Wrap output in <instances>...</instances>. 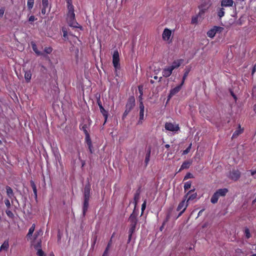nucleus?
Listing matches in <instances>:
<instances>
[{
  "label": "nucleus",
  "mask_w": 256,
  "mask_h": 256,
  "mask_svg": "<svg viewBox=\"0 0 256 256\" xmlns=\"http://www.w3.org/2000/svg\"><path fill=\"white\" fill-rule=\"evenodd\" d=\"M67 7L68 12L67 13L66 21L70 26L74 28H80L82 30V28L77 22L75 18V14L74 12V7L72 4L71 0H66Z\"/></svg>",
  "instance_id": "obj_1"
},
{
  "label": "nucleus",
  "mask_w": 256,
  "mask_h": 256,
  "mask_svg": "<svg viewBox=\"0 0 256 256\" xmlns=\"http://www.w3.org/2000/svg\"><path fill=\"white\" fill-rule=\"evenodd\" d=\"M128 221L130 223V228L128 230V241L130 242L131 240L132 234L136 230V226L137 224V218L136 216L133 214H132L129 218Z\"/></svg>",
  "instance_id": "obj_2"
},
{
  "label": "nucleus",
  "mask_w": 256,
  "mask_h": 256,
  "mask_svg": "<svg viewBox=\"0 0 256 256\" xmlns=\"http://www.w3.org/2000/svg\"><path fill=\"white\" fill-rule=\"evenodd\" d=\"M112 64L116 70L120 68V56L117 50H114V52L112 55Z\"/></svg>",
  "instance_id": "obj_3"
},
{
  "label": "nucleus",
  "mask_w": 256,
  "mask_h": 256,
  "mask_svg": "<svg viewBox=\"0 0 256 256\" xmlns=\"http://www.w3.org/2000/svg\"><path fill=\"white\" fill-rule=\"evenodd\" d=\"M172 34L171 30L168 28H164L162 34L163 40L168 42V43L171 42L172 38Z\"/></svg>",
  "instance_id": "obj_4"
},
{
  "label": "nucleus",
  "mask_w": 256,
  "mask_h": 256,
  "mask_svg": "<svg viewBox=\"0 0 256 256\" xmlns=\"http://www.w3.org/2000/svg\"><path fill=\"white\" fill-rule=\"evenodd\" d=\"M194 190L193 189L190 190L184 196V198L186 200L187 202L192 201L197 198L198 194L196 192H194Z\"/></svg>",
  "instance_id": "obj_5"
},
{
  "label": "nucleus",
  "mask_w": 256,
  "mask_h": 256,
  "mask_svg": "<svg viewBox=\"0 0 256 256\" xmlns=\"http://www.w3.org/2000/svg\"><path fill=\"white\" fill-rule=\"evenodd\" d=\"M164 128L166 130L171 132H177L180 128L178 124H172L171 122H166L165 124Z\"/></svg>",
  "instance_id": "obj_6"
},
{
  "label": "nucleus",
  "mask_w": 256,
  "mask_h": 256,
  "mask_svg": "<svg viewBox=\"0 0 256 256\" xmlns=\"http://www.w3.org/2000/svg\"><path fill=\"white\" fill-rule=\"evenodd\" d=\"M186 199L184 198V200L179 204L177 208V210L180 211L179 216H180L184 212L188 206V202H186Z\"/></svg>",
  "instance_id": "obj_7"
},
{
  "label": "nucleus",
  "mask_w": 256,
  "mask_h": 256,
  "mask_svg": "<svg viewBox=\"0 0 256 256\" xmlns=\"http://www.w3.org/2000/svg\"><path fill=\"white\" fill-rule=\"evenodd\" d=\"M182 86L180 84L175 88H172L168 96V100H170L174 96L178 93L182 88Z\"/></svg>",
  "instance_id": "obj_8"
},
{
  "label": "nucleus",
  "mask_w": 256,
  "mask_h": 256,
  "mask_svg": "<svg viewBox=\"0 0 256 256\" xmlns=\"http://www.w3.org/2000/svg\"><path fill=\"white\" fill-rule=\"evenodd\" d=\"M240 172L238 170H234L230 172L229 178L232 180H236L240 177Z\"/></svg>",
  "instance_id": "obj_9"
},
{
  "label": "nucleus",
  "mask_w": 256,
  "mask_h": 256,
  "mask_svg": "<svg viewBox=\"0 0 256 256\" xmlns=\"http://www.w3.org/2000/svg\"><path fill=\"white\" fill-rule=\"evenodd\" d=\"M222 29V28L220 26H214L213 28L208 30L207 32V35L208 37L212 38H214L216 32Z\"/></svg>",
  "instance_id": "obj_10"
},
{
  "label": "nucleus",
  "mask_w": 256,
  "mask_h": 256,
  "mask_svg": "<svg viewBox=\"0 0 256 256\" xmlns=\"http://www.w3.org/2000/svg\"><path fill=\"white\" fill-rule=\"evenodd\" d=\"M135 105V99L134 96H131L128 98V102L126 104V108L132 110Z\"/></svg>",
  "instance_id": "obj_11"
},
{
  "label": "nucleus",
  "mask_w": 256,
  "mask_h": 256,
  "mask_svg": "<svg viewBox=\"0 0 256 256\" xmlns=\"http://www.w3.org/2000/svg\"><path fill=\"white\" fill-rule=\"evenodd\" d=\"M98 105L100 108V111L101 113L102 114V115L104 116V118H105L104 123H105L106 122L108 117V112L103 108L100 100H98Z\"/></svg>",
  "instance_id": "obj_12"
},
{
  "label": "nucleus",
  "mask_w": 256,
  "mask_h": 256,
  "mask_svg": "<svg viewBox=\"0 0 256 256\" xmlns=\"http://www.w3.org/2000/svg\"><path fill=\"white\" fill-rule=\"evenodd\" d=\"M173 70L170 66L165 67L162 72L163 76L168 78L170 76Z\"/></svg>",
  "instance_id": "obj_13"
},
{
  "label": "nucleus",
  "mask_w": 256,
  "mask_h": 256,
  "mask_svg": "<svg viewBox=\"0 0 256 256\" xmlns=\"http://www.w3.org/2000/svg\"><path fill=\"white\" fill-rule=\"evenodd\" d=\"M6 194L8 196V197L12 200V199L14 198L15 200L18 202V200L14 196V193L13 192L12 190V188L8 186H6Z\"/></svg>",
  "instance_id": "obj_14"
},
{
  "label": "nucleus",
  "mask_w": 256,
  "mask_h": 256,
  "mask_svg": "<svg viewBox=\"0 0 256 256\" xmlns=\"http://www.w3.org/2000/svg\"><path fill=\"white\" fill-rule=\"evenodd\" d=\"M234 4L233 0H222L221 6L223 7L232 6Z\"/></svg>",
  "instance_id": "obj_15"
},
{
  "label": "nucleus",
  "mask_w": 256,
  "mask_h": 256,
  "mask_svg": "<svg viewBox=\"0 0 256 256\" xmlns=\"http://www.w3.org/2000/svg\"><path fill=\"white\" fill-rule=\"evenodd\" d=\"M183 60H178L174 61L170 66L172 70L178 68L182 64Z\"/></svg>",
  "instance_id": "obj_16"
},
{
  "label": "nucleus",
  "mask_w": 256,
  "mask_h": 256,
  "mask_svg": "<svg viewBox=\"0 0 256 256\" xmlns=\"http://www.w3.org/2000/svg\"><path fill=\"white\" fill-rule=\"evenodd\" d=\"M32 48L34 52L38 55V56H44V53L40 51H39L37 48L36 45L34 42H32L31 43Z\"/></svg>",
  "instance_id": "obj_17"
},
{
  "label": "nucleus",
  "mask_w": 256,
  "mask_h": 256,
  "mask_svg": "<svg viewBox=\"0 0 256 256\" xmlns=\"http://www.w3.org/2000/svg\"><path fill=\"white\" fill-rule=\"evenodd\" d=\"M90 186H86L84 188V198L90 199Z\"/></svg>",
  "instance_id": "obj_18"
},
{
  "label": "nucleus",
  "mask_w": 256,
  "mask_h": 256,
  "mask_svg": "<svg viewBox=\"0 0 256 256\" xmlns=\"http://www.w3.org/2000/svg\"><path fill=\"white\" fill-rule=\"evenodd\" d=\"M220 197V196L218 194V192H216L211 198L210 202L214 204H216Z\"/></svg>",
  "instance_id": "obj_19"
},
{
  "label": "nucleus",
  "mask_w": 256,
  "mask_h": 256,
  "mask_svg": "<svg viewBox=\"0 0 256 256\" xmlns=\"http://www.w3.org/2000/svg\"><path fill=\"white\" fill-rule=\"evenodd\" d=\"M8 248V240H5L0 247V252L2 250L7 251Z\"/></svg>",
  "instance_id": "obj_20"
},
{
  "label": "nucleus",
  "mask_w": 256,
  "mask_h": 256,
  "mask_svg": "<svg viewBox=\"0 0 256 256\" xmlns=\"http://www.w3.org/2000/svg\"><path fill=\"white\" fill-rule=\"evenodd\" d=\"M216 192H218V194L220 196H226V193L228 192V190L226 188H220V189H218Z\"/></svg>",
  "instance_id": "obj_21"
},
{
  "label": "nucleus",
  "mask_w": 256,
  "mask_h": 256,
  "mask_svg": "<svg viewBox=\"0 0 256 256\" xmlns=\"http://www.w3.org/2000/svg\"><path fill=\"white\" fill-rule=\"evenodd\" d=\"M89 199L84 198V202L83 205V214L85 215L86 212L88 208Z\"/></svg>",
  "instance_id": "obj_22"
},
{
  "label": "nucleus",
  "mask_w": 256,
  "mask_h": 256,
  "mask_svg": "<svg viewBox=\"0 0 256 256\" xmlns=\"http://www.w3.org/2000/svg\"><path fill=\"white\" fill-rule=\"evenodd\" d=\"M32 72L30 70L26 71L24 73V78L27 82H29L32 78Z\"/></svg>",
  "instance_id": "obj_23"
},
{
  "label": "nucleus",
  "mask_w": 256,
  "mask_h": 256,
  "mask_svg": "<svg viewBox=\"0 0 256 256\" xmlns=\"http://www.w3.org/2000/svg\"><path fill=\"white\" fill-rule=\"evenodd\" d=\"M243 132V129L239 126L238 129L236 130L232 134V138H236L239 134Z\"/></svg>",
  "instance_id": "obj_24"
},
{
  "label": "nucleus",
  "mask_w": 256,
  "mask_h": 256,
  "mask_svg": "<svg viewBox=\"0 0 256 256\" xmlns=\"http://www.w3.org/2000/svg\"><path fill=\"white\" fill-rule=\"evenodd\" d=\"M36 225L34 224H32V226L30 228L28 234H27L28 237H30L32 236L34 230Z\"/></svg>",
  "instance_id": "obj_25"
},
{
  "label": "nucleus",
  "mask_w": 256,
  "mask_h": 256,
  "mask_svg": "<svg viewBox=\"0 0 256 256\" xmlns=\"http://www.w3.org/2000/svg\"><path fill=\"white\" fill-rule=\"evenodd\" d=\"M144 118V112L140 111V118L138 122V124H141L142 123V120Z\"/></svg>",
  "instance_id": "obj_26"
},
{
  "label": "nucleus",
  "mask_w": 256,
  "mask_h": 256,
  "mask_svg": "<svg viewBox=\"0 0 256 256\" xmlns=\"http://www.w3.org/2000/svg\"><path fill=\"white\" fill-rule=\"evenodd\" d=\"M190 166V162H184L181 166L180 170L188 168Z\"/></svg>",
  "instance_id": "obj_27"
},
{
  "label": "nucleus",
  "mask_w": 256,
  "mask_h": 256,
  "mask_svg": "<svg viewBox=\"0 0 256 256\" xmlns=\"http://www.w3.org/2000/svg\"><path fill=\"white\" fill-rule=\"evenodd\" d=\"M140 192L138 190L136 192V193L135 194L134 197V200L136 205V204L138 203V201L140 200Z\"/></svg>",
  "instance_id": "obj_28"
},
{
  "label": "nucleus",
  "mask_w": 256,
  "mask_h": 256,
  "mask_svg": "<svg viewBox=\"0 0 256 256\" xmlns=\"http://www.w3.org/2000/svg\"><path fill=\"white\" fill-rule=\"evenodd\" d=\"M218 16L221 18L224 15V8H220L218 12Z\"/></svg>",
  "instance_id": "obj_29"
},
{
  "label": "nucleus",
  "mask_w": 256,
  "mask_h": 256,
  "mask_svg": "<svg viewBox=\"0 0 256 256\" xmlns=\"http://www.w3.org/2000/svg\"><path fill=\"white\" fill-rule=\"evenodd\" d=\"M191 184L192 182L190 181L186 182L184 185V190L186 191V190L189 189L191 186Z\"/></svg>",
  "instance_id": "obj_30"
},
{
  "label": "nucleus",
  "mask_w": 256,
  "mask_h": 256,
  "mask_svg": "<svg viewBox=\"0 0 256 256\" xmlns=\"http://www.w3.org/2000/svg\"><path fill=\"white\" fill-rule=\"evenodd\" d=\"M188 72H189V70H186L184 76H183V77H182V82H181V84H181V86H182V85L184 84V81L186 80V78L187 76H188Z\"/></svg>",
  "instance_id": "obj_31"
},
{
  "label": "nucleus",
  "mask_w": 256,
  "mask_h": 256,
  "mask_svg": "<svg viewBox=\"0 0 256 256\" xmlns=\"http://www.w3.org/2000/svg\"><path fill=\"white\" fill-rule=\"evenodd\" d=\"M34 3V0H28V7L30 10L32 8Z\"/></svg>",
  "instance_id": "obj_32"
},
{
  "label": "nucleus",
  "mask_w": 256,
  "mask_h": 256,
  "mask_svg": "<svg viewBox=\"0 0 256 256\" xmlns=\"http://www.w3.org/2000/svg\"><path fill=\"white\" fill-rule=\"evenodd\" d=\"M112 240H110V242H108V243L107 245V246L104 252L108 254V250H109V249L112 245Z\"/></svg>",
  "instance_id": "obj_33"
},
{
  "label": "nucleus",
  "mask_w": 256,
  "mask_h": 256,
  "mask_svg": "<svg viewBox=\"0 0 256 256\" xmlns=\"http://www.w3.org/2000/svg\"><path fill=\"white\" fill-rule=\"evenodd\" d=\"M52 49L51 47H46L44 52L47 54H50L52 52Z\"/></svg>",
  "instance_id": "obj_34"
},
{
  "label": "nucleus",
  "mask_w": 256,
  "mask_h": 256,
  "mask_svg": "<svg viewBox=\"0 0 256 256\" xmlns=\"http://www.w3.org/2000/svg\"><path fill=\"white\" fill-rule=\"evenodd\" d=\"M42 7L48 8V0H42Z\"/></svg>",
  "instance_id": "obj_35"
},
{
  "label": "nucleus",
  "mask_w": 256,
  "mask_h": 256,
  "mask_svg": "<svg viewBox=\"0 0 256 256\" xmlns=\"http://www.w3.org/2000/svg\"><path fill=\"white\" fill-rule=\"evenodd\" d=\"M192 145V144H190L189 145V146L186 148V150H184L183 154H186L189 152L190 151V150L191 149Z\"/></svg>",
  "instance_id": "obj_36"
},
{
  "label": "nucleus",
  "mask_w": 256,
  "mask_h": 256,
  "mask_svg": "<svg viewBox=\"0 0 256 256\" xmlns=\"http://www.w3.org/2000/svg\"><path fill=\"white\" fill-rule=\"evenodd\" d=\"M194 178L193 175L191 173L188 172V173L186 174L184 178V180H186L188 178Z\"/></svg>",
  "instance_id": "obj_37"
},
{
  "label": "nucleus",
  "mask_w": 256,
  "mask_h": 256,
  "mask_svg": "<svg viewBox=\"0 0 256 256\" xmlns=\"http://www.w3.org/2000/svg\"><path fill=\"white\" fill-rule=\"evenodd\" d=\"M37 254L38 256H46L45 254H44V252L40 248L38 249V252H37Z\"/></svg>",
  "instance_id": "obj_38"
},
{
  "label": "nucleus",
  "mask_w": 256,
  "mask_h": 256,
  "mask_svg": "<svg viewBox=\"0 0 256 256\" xmlns=\"http://www.w3.org/2000/svg\"><path fill=\"white\" fill-rule=\"evenodd\" d=\"M244 233H245L246 236V238H250V230H249L248 228H246L245 229Z\"/></svg>",
  "instance_id": "obj_39"
},
{
  "label": "nucleus",
  "mask_w": 256,
  "mask_h": 256,
  "mask_svg": "<svg viewBox=\"0 0 256 256\" xmlns=\"http://www.w3.org/2000/svg\"><path fill=\"white\" fill-rule=\"evenodd\" d=\"M150 151L149 150L148 154H147L146 156L145 162H146V164L148 163V162L150 160Z\"/></svg>",
  "instance_id": "obj_40"
},
{
  "label": "nucleus",
  "mask_w": 256,
  "mask_h": 256,
  "mask_svg": "<svg viewBox=\"0 0 256 256\" xmlns=\"http://www.w3.org/2000/svg\"><path fill=\"white\" fill-rule=\"evenodd\" d=\"M43 234V232L42 230H39L38 231L36 232V233L34 234V238H36L37 236H41Z\"/></svg>",
  "instance_id": "obj_41"
},
{
  "label": "nucleus",
  "mask_w": 256,
  "mask_h": 256,
  "mask_svg": "<svg viewBox=\"0 0 256 256\" xmlns=\"http://www.w3.org/2000/svg\"><path fill=\"white\" fill-rule=\"evenodd\" d=\"M144 106L143 104L142 101L140 102V111L144 112Z\"/></svg>",
  "instance_id": "obj_42"
},
{
  "label": "nucleus",
  "mask_w": 256,
  "mask_h": 256,
  "mask_svg": "<svg viewBox=\"0 0 256 256\" xmlns=\"http://www.w3.org/2000/svg\"><path fill=\"white\" fill-rule=\"evenodd\" d=\"M207 9L208 8H202V9L200 10L199 14H198V16H202L204 14V12L206 11Z\"/></svg>",
  "instance_id": "obj_43"
},
{
  "label": "nucleus",
  "mask_w": 256,
  "mask_h": 256,
  "mask_svg": "<svg viewBox=\"0 0 256 256\" xmlns=\"http://www.w3.org/2000/svg\"><path fill=\"white\" fill-rule=\"evenodd\" d=\"M130 110L126 108V109L123 114L122 118H124L130 112Z\"/></svg>",
  "instance_id": "obj_44"
},
{
  "label": "nucleus",
  "mask_w": 256,
  "mask_h": 256,
  "mask_svg": "<svg viewBox=\"0 0 256 256\" xmlns=\"http://www.w3.org/2000/svg\"><path fill=\"white\" fill-rule=\"evenodd\" d=\"M4 203L8 208H10V202L8 199L5 200Z\"/></svg>",
  "instance_id": "obj_45"
},
{
  "label": "nucleus",
  "mask_w": 256,
  "mask_h": 256,
  "mask_svg": "<svg viewBox=\"0 0 256 256\" xmlns=\"http://www.w3.org/2000/svg\"><path fill=\"white\" fill-rule=\"evenodd\" d=\"M6 212L8 216L9 217L12 218L14 214L10 210H6Z\"/></svg>",
  "instance_id": "obj_46"
},
{
  "label": "nucleus",
  "mask_w": 256,
  "mask_h": 256,
  "mask_svg": "<svg viewBox=\"0 0 256 256\" xmlns=\"http://www.w3.org/2000/svg\"><path fill=\"white\" fill-rule=\"evenodd\" d=\"M62 30L63 34H63L64 37L66 38L67 37V32H66V28H62Z\"/></svg>",
  "instance_id": "obj_47"
},
{
  "label": "nucleus",
  "mask_w": 256,
  "mask_h": 256,
  "mask_svg": "<svg viewBox=\"0 0 256 256\" xmlns=\"http://www.w3.org/2000/svg\"><path fill=\"white\" fill-rule=\"evenodd\" d=\"M36 19L35 18V17L34 16H31L30 18H29V19H28V21L30 22H32L34 21Z\"/></svg>",
  "instance_id": "obj_48"
},
{
  "label": "nucleus",
  "mask_w": 256,
  "mask_h": 256,
  "mask_svg": "<svg viewBox=\"0 0 256 256\" xmlns=\"http://www.w3.org/2000/svg\"><path fill=\"white\" fill-rule=\"evenodd\" d=\"M30 182L32 189L36 188V186L33 180H30Z\"/></svg>",
  "instance_id": "obj_49"
},
{
  "label": "nucleus",
  "mask_w": 256,
  "mask_h": 256,
  "mask_svg": "<svg viewBox=\"0 0 256 256\" xmlns=\"http://www.w3.org/2000/svg\"><path fill=\"white\" fill-rule=\"evenodd\" d=\"M4 12V8H2L0 9V17H2Z\"/></svg>",
  "instance_id": "obj_50"
},
{
  "label": "nucleus",
  "mask_w": 256,
  "mask_h": 256,
  "mask_svg": "<svg viewBox=\"0 0 256 256\" xmlns=\"http://www.w3.org/2000/svg\"><path fill=\"white\" fill-rule=\"evenodd\" d=\"M46 8H47L42 7V14H46Z\"/></svg>",
  "instance_id": "obj_51"
},
{
  "label": "nucleus",
  "mask_w": 256,
  "mask_h": 256,
  "mask_svg": "<svg viewBox=\"0 0 256 256\" xmlns=\"http://www.w3.org/2000/svg\"><path fill=\"white\" fill-rule=\"evenodd\" d=\"M82 129L84 130V133L87 134H88V132L86 130V126L85 125L83 126L82 128Z\"/></svg>",
  "instance_id": "obj_52"
},
{
  "label": "nucleus",
  "mask_w": 256,
  "mask_h": 256,
  "mask_svg": "<svg viewBox=\"0 0 256 256\" xmlns=\"http://www.w3.org/2000/svg\"><path fill=\"white\" fill-rule=\"evenodd\" d=\"M146 202H144L142 204V212L145 210V208H146Z\"/></svg>",
  "instance_id": "obj_53"
},
{
  "label": "nucleus",
  "mask_w": 256,
  "mask_h": 256,
  "mask_svg": "<svg viewBox=\"0 0 256 256\" xmlns=\"http://www.w3.org/2000/svg\"><path fill=\"white\" fill-rule=\"evenodd\" d=\"M32 190H33L34 193V194L35 198H37V190H36V188L32 189Z\"/></svg>",
  "instance_id": "obj_54"
},
{
  "label": "nucleus",
  "mask_w": 256,
  "mask_h": 256,
  "mask_svg": "<svg viewBox=\"0 0 256 256\" xmlns=\"http://www.w3.org/2000/svg\"><path fill=\"white\" fill-rule=\"evenodd\" d=\"M256 70V66H254L253 68H252V76L254 75V74Z\"/></svg>",
  "instance_id": "obj_55"
},
{
  "label": "nucleus",
  "mask_w": 256,
  "mask_h": 256,
  "mask_svg": "<svg viewBox=\"0 0 256 256\" xmlns=\"http://www.w3.org/2000/svg\"><path fill=\"white\" fill-rule=\"evenodd\" d=\"M197 22V18H193L192 20V24H194L196 22Z\"/></svg>",
  "instance_id": "obj_56"
},
{
  "label": "nucleus",
  "mask_w": 256,
  "mask_h": 256,
  "mask_svg": "<svg viewBox=\"0 0 256 256\" xmlns=\"http://www.w3.org/2000/svg\"><path fill=\"white\" fill-rule=\"evenodd\" d=\"M138 90L140 93V95H142V89L140 86H138Z\"/></svg>",
  "instance_id": "obj_57"
},
{
  "label": "nucleus",
  "mask_w": 256,
  "mask_h": 256,
  "mask_svg": "<svg viewBox=\"0 0 256 256\" xmlns=\"http://www.w3.org/2000/svg\"><path fill=\"white\" fill-rule=\"evenodd\" d=\"M34 247L36 248H38L40 247V242H39L37 245H34Z\"/></svg>",
  "instance_id": "obj_58"
},
{
  "label": "nucleus",
  "mask_w": 256,
  "mask_h": 256,
  "mask_svg": "<svg viewBox=\"0 0 256 256\" xmlns=\"http://www.w3.org/2000/svg\"><path fill=\"white\" fill-rule=\"evenodd\" d=\"M89 145V150H90V153H92V144H91V143L90 142V144H88Z\"/></svg>",
  "instance_id": "obj_59"
},
{
  "label": "nucleus",
  "mask_w": 256,
  "mask_h": 256,
  "mask_svg": "<svg viewBox=\"0 0 256 256\" xmlns=\"http://www.w3.org/2000/svg\"><path fill=\"white\" fill-rule=\"evenodd\" d=\"M142 95H140V96H138V99H139L140 102V101H142Z\"/></svg>",
  "instance_id": "obj_60"
},
{
  "label": "nucleus",
  "mask_w": 256,
  "mask_h": 256,
  "mask_svg": "<svg viewBox=\"0 0 256 256\" xmlns=\"http://www.w3.org/2000/svg\"><path fill=\"white\" fill-rule=\"evenodd\" d=\"M255 174H256V170L251 171V174L254 176Z\"/></svg>",
  "instance_id": "obj_61"
},
{
  "label": "nucleus",
  "mask_w": 256,
  "mask_h": 256,
  "mask_svg": "<svg viewBox=\"0 0 256 256\" xmlns=\"http://www.w3.org/2000/svg\"><path fill=\"white\" fill-rule=\"evenodd\" d=\"M202 211H203V210H200L198 212V216H200L202 212Z\"/></svg>",
  "instance_id": "obj_62"
},
{
  "label": "nucleus",
  "mask_w": 256,
  "mask_h": 256,
  "mask_svg": "<svg viewBox=\"0 0 256 256\" xmlns=\"http://www.w3.org/2000/svg\"><path fill=\"white\" fill-rule=\"evenodd\" d=\"M102 256H108V254L104 252Z\"/></svg>",
  "instance_id": "obj_63"
},
{
  "label": "nucleus",
  "mask_w": 256,
  "mask_h": 256,
  "mask_svg": "<svg viewBox=\"0 0 256 256\" xmlns=\"http://www.w3.org/2000/svg\"><path fill=\"white\" fill-rule=\"evenodd\" d=\"M170 145H169V144H166V145H165V147H166V148H170Z\"/></svg>",
  "instance_id": "obj_64"
}]
</instances>
